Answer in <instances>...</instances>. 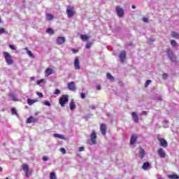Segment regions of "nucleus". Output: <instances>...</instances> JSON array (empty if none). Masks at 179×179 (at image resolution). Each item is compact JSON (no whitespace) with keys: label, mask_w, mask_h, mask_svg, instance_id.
<instances>
[{"label":"nucleus","mask_w":179,"mask_h":179,"mask_svg":"<svg viewBox=\"0 0 179 179\" xmlns=\"http://www.w3.org/2000/svg\"><path fill=\"white\" fill-rule=\"evenodd\" d=\"M3 57L5 58L6 62L8 65H13V59H12V56L8 52H3Z\"/></svg>","instance_id":"obj_1"},{"label":"nucleus","mask_w":179,"mask_h":179,"mask_svg":"<svg viewBox=\"0 0 179 179\" xmlns=\"http://www.w3.org/2000/svg\"><path fill=\"white\" fill-rule=\"evenodd\" d=\"M68 101H69L68 95H62L59 99V103L62 107H64Z\"/></svg>","instance_id":"obj_2"},{"label":"nucleus","mask_w":179,"mask_h":179,"mask_svg":"<svg viewBox=\"0 0 179 179\" xmlns=\"http://www.w3.org/2000/svg\"><path fill=\"white\" fill-rule=\"evenodd\" d=\"M91 142H90V145H96V139L97 138V135L96 134V131L92 130V134L90 135Z\"/></svg>","instance_id":"obj_3"},{"label":"nucleus","mask_w":179,"mask_h":179,"mask_svg":"<svg viewBox=\"0 0 179 179\" xmlns=\"http://www.w3.org/2000/svg\"><path fill=\"white\" fill-rule=\"evenodd\" d=\"M66 13L68 17H73V15H75V8L71 6H69L66 9Z\"/></svg>","instance_id":"obj_4"},{"label":"nucleus","mask_w":179,"mask_h":179,"mask_svg":"<svg viewBox=\"0 0 179 179\" xmlns=\"http://www.w3.org/2000/svg\"><path fill=\"white\" fill-rule=\"evenodd\" d=\"M22 167L25 173V176L30 177V176H31V172L29 170V166L26 164H23Z\"/></svg>","instance_id":"obj_5"},{"label":"nucleus","mask_w":179,"mask_h":179,"mask_svg":"<svg viewBox=\"0 0 179 179\" xmlns=\"http://www.w3.org/2000/svg\"><path fill=\"white\" fill-rule=\"evenodd\" d=\"M157 139L162 148H167L169 146V143H167V141L164 138H160V136H157Z\"/></svg>","instance_id":"obj_6"},{"label":"nucleus","mask_w":179,"mask_h":179,"mask_svg":"<svg viewBox=\"0 0 179 179\" xmlns=\"http://www.w3.org/2000/svg\"><path fill=\"white\" fill-rule=\"evenodd\" d=\"M116 13L119 17H122L124 16V9L121 8L120 6L116 7Z\"/></svg>","instance_id":"obj_7"},{"label":"nucleus","mask_w":179,"mask_h":179,"mask_svg":"<svg viewBox=\"0 0 179 179\" xmlns=\"http://www.w3.org/2000/svg\"><path fill=\"white\" fill-rule=\"evenodd\" d=\"M167 54L171 60H172L173 62H176V57L174 56V53H173V51H171V50L168 49Z\"/></svg>","instance_id":"obj_8"},{"label":"nucleus","mask_w":179,"mask_h":179,"mask_svg":"<svg viewBox=\"0 0 179 179\" xmlns=\"http://www.w3.org/2000/svg\"><path fill=\"white\" fill-rule=\"evenodd\" d=\"M157 153L162 159H164V157H166V152H164V150H163V148L158 149Z\"/></svg>","instance_id":"obj_9"},{"label":"nucleus","mask_w":179,"mask_h":179,"mask_svg":"<svg viewBox=\"0 0 179 179\" xmlns=\"http://www.w3.org/2000/svg\"><path fill=\"white\" fill-rule=\"evenodd\" d=\"M100 131H101L102 135H106V134L107 132V126H106V124H101Z\"/></svg>","instance_id":"obj_10"},{"label":"nucleus","mask_w":179,"mask_h":179,"mask_svg":"<svg viewBox=\"0 0 179 179\" xmlns=\"http://www.w3.org/2000/svg\"><path fill=\"white\" fill-rule=\"evenodd\" d=\"M74 67L75 69L79 71V69H80V64L79 62V59L78 57H76L74 60Z\"/></svg>","instance_id":"obj_11"},{"label":"nucleus","mask_w":179,"mask_h":179,"mask_svg":"<svg viewBox=\"0 0 179 179\" xmlns=\"http://www.w3.org/2000/svg\"><path fill=\"white\" fill-rule=\"evenodd\" d=\"M126 57H127V54L125 53V51H122V52H120V58L122 64H124V61H125Z\"/></svg>","instance_id":"obj_12"},{"label":"nucleus","mask_w":179,"mask_h":179,"mask_svg":"<svg viewBox=\"0 0 179 179\" xmlns=\"http://www.w3.org/2000/svg\"><path fill=\"white\" fill-rule=\"evenodd\" d=\"M138 139V135L133 134L130 139V145H134L135 142H136V140Z\"/></svg>","instance_id":"obj_13"},{"label":"nucleus","mask_w":179,"mask_h":179,"mask_svg":"<svg viewBox=\"0 0 179 179\" xmlns=\"http://www.w3.org/2000/svg\"><path fill=\"white\" fill-rule=\"evenodd\" d=\"M53 73L54 70L52 68H48L45 71V76H50V75H52Z\"/></svg>","instance_id":"obj_14"},{"label":"nucleus","mask_w":179,"mask_h":179,"mask_svg":"<svg viewBox=\"0 0 179 179\" xmlns=\"http://www.w3.org/2000/svg\"><path fill=\"white\" fill-rule=\"evenodd\" d=\"M68 89L69 90H72L73 92H75V90H76L75 83L73 81H72L68 84Z\"/></svg>","instance_id":"obj_15"},{"label":"nucleus","mask_w":179,"mask_h":179,"mask_svg":"<svg viewBox=\"0 0 179 179\" xmlns=\"http://www.w3.org/2000/svg\"><path fill=\"white\" fill-rule=\"evenodd\" d=\"M131 115L133 117L134 122H139V117L138 116V114H136V112H133L131 113Z\"/></svg>","instance_id":"obj_16"},{"label":"nucleus","mask_w":179,"mask_h":179,"mask_svg":"<svg viewBox=\"0 0 179 179\" xmlns=\"http://www.w3.org/2000/svg\"><path fill=\"white\" fill-rule=\"evenodd\" d=\"M57 44H59V45L64 44V43H65V37H61V36L58 37L57 40Z\"/></svg>","instance_id":"obj_17"},{"label":"nucleus","mask_w":179,"mask_h":179,"mask_svg":"<svg viewBox=\"0 0 179 179\" xmlns=\"http://www.w3.org/2000/svg\"><path fill=\"white\" fill-rule=\"evenodd\" d=\"M36 121L37 120H36V118H34L33 116H31L27 120V124H31V122H36Z\"/></svg>","instance_id":"obj_18"},{"label":"nucleus","mask_w":179,"mask_h":179,"mask_svg":"<svg viewBox=\"0 0 179 179\" xmlns=\"http://www.w3.org/2000/svg\"><path fill=\"white\" fill-rule=\"evenodd\" d=\"M148 169H150V164L149 162H145L143 165V169L148 170Z\"/></svg>","instance_id":"obj_19"},{"label":"nucleus","mask_w":179,"mask_h":179,"mask_svg":"<svg viewBox=\"0 0 179 179\" xmlns=\"http://www.w3.org/2000/svg\"><path fill=\"white\" fill-rule=\"evenodd\" d=\"M37 101H38L36 99H28L27 104H29V106H33V104H34V103H37Z\"/></svg>","instance_id":"obj_20"},{"label":"nucleus","mask_w":179,"mask_h":179,"mask_svg":"<svg viewBox=\"0 0 179 179\" xmlns=\"http://www.w3.org/2000/svg\"><path fill=\"white\" fill-rule=\"evenodd\" d=\"M80 38H81V40H83V41H87V40H89V38H90V36H89L87 35H81Z\"/></svg>","instance_id":"obj_21"},{"label":"nucleus","mask_w":179,"mask_h":179,"mask_svg":"<svg viewBox=\"0 0 179 179\" xmlns=\"http://www.w3.org/2000/svg\"><path fill=\"white\" fill-rule=\"evenodd\" d=\"M76 108V104H75V101H71L70 103V109L71 110H75Z\"/></svg>","instance_id":"obj_22"},{"label":"nucleus","mask_w":179,"mask_h":179,"mask_svg":"<svg viewBox=\"0 0 179 179\" xmlns=\"http://www.w3.org/2000/svg\"><path fill=\"white\" fill-rule=\"evenodd\" d=\"M53 136L55 138H59V139H65V137L62 134H54Z\"/></svg>","instance_id":"obj_23"},{"label":"nucleus","mask_w":179,"mask_h":179,"mask_svg":"<svg viewBox=\"0 0 179 179\" xmlns=\"http://www.w3.org/2000/svg\"><path fill=\"white\" fill-rule=\"evenodd\" d=\"M169 178L170 179H178L179 176L177 174H171L168 176Z\"/></svg>","instance_id":"obj_24"},{"label":"nucleus","mask_w":179,"mask_h":179,"mask_svg":"<svg viewBox=\"0 0 179 179\" xmlns=\"http://www.w3.org/2000/svg\"><path fill=\"white\" fill-rule=\"evenodd\" d=\"M139 156L141 159L145 157V150H143L142 148H140Z\"/></svg>","instance_id":"obj_25"},{"label":"nucleus","mask_w":179,"mask_h":179,"mask_svg":"<svg viewBox=\"0 0 179 179\" xmlns=\"http://www.w3.org/2000/svg\"><path fill=\"white\" fill-rule=\"evenodd\" d=\"M25 50L27 51L29 57H31V58H34V55H33V52H31V51L29 50L27 48H25Z\"/></svg>","instance_id":"obj_26"},{"label":"nucleus","mask_w":179,"mask_h":179,"mask_svg":"<svg viewBox=\"0 0 179 179\" xmlns=\"http://www.w3.org/2000/svg\"><path fill=\"white\" fill-rule=\"evenodd\" d=\"M46 18L48 20H52V19H54V15L50 14V13H48L46 14Z\"/></svg>","instance_id":"obj_27"},{"label":"nucleus","mask_w":179,"mask_h":179,"mask_svg":"<svg viewBox=\"0 0 179 179\" xmlns=\"http://www.w3.org/2000/svg\"><path fill=\"white\" fill-rule=\"evenodd\" d=\"M8 96L11 98V100H13V101H17L16 96H15L13 94H9Z\"/></svg>","instance_id":"obj_28"},{"label":"nucleus","mask_w":179,"mask_h":179,"mask_svg":"<svg viewBox=\"0 0 179 179\" xmlns=\"http://www.w3.org/2000/svg\"><path fill=\"white\" fill-rule=\"evenodd\" d=\"M171 36L174 38H179V34L177 32H172Z\"/></svg>","instance_id":"obj_29"},{"label":"nucleus","mask_w":179,"mask_h":179,"mask_svg":"<svg viewBox=\"0 0 179 179\" xmlns=\"http://www.w3.org/2000/svg\"><path fill=\"white\" fill-rule=\"evenodd\" d=\"M50 179H57V175H55V173H50Z\"/></svg>","instance_id":"obj_30"},{"label":"nucleus","mask_w":179,"mask_h":179,"mask_svg":"<svg viewBox=\"0 0 179 179\" xmlns=\"http://www.w3.org/2000/svg\"><path fill=\"white\" fill-rule=\"evenodd\" d=\"M46 32L48 34H54V30H52V29H51V28L48 29Z\"/></svg>","instance_id":"obj_31"},{"label":"nucleus","mask_w":179,"mask_h":179,"mask_svg":"<svg viewBox=\"0 0 179 179\" xmlns=\"http://www.w3.org/2000/svg\"><path fill=\"white\" fill-rule=\"evenodd\" d=\"M171 44L172 45V47H177V42L174 40L171 41Z\"/></svg>","instance_id":"obj_32"},{"label":"nucleus","mask_w":179,"mask_h":179,"mask_svg":"<svg viewBox=\"0 0 179 179\" xmlns=\"http://www.w3.org/2000/svg\"><path fill=\"white\" fill-rule=\"evenodd\" d=\"M11 113H12V114H13V115H17V110H16V109H15V108H13L11 109Z\"/></svg>","instance_id":"obj_33"},{"label":"nucleus","mask_w":179,"mask_h":179,"mask_svg":"<svg viewBox=\"0 0 179 179\" xmlns=\"http://www.w3.org/2000/svg\"><path fill=\"white\" fill-rule=\"evenodd\" d=\"M151 83H152V80H148L145 82V87H148V86H149V85H150Z\"/></svg>","instance_id":"obj_34"},{"label":"nucleus","mask_w":179,"mask_h":179,"mask_svg":"<svg viewBox=\"0 0 179 179\" xmlns=\"http://www.w3.org/2000/svg\"><path fill=\"white\" fill-rule=\"evenodd\" d=\"M107 78H108L110 80H114V77H113V76H111L110 73L107 74Z\"/></svg>","instance_id":"obj_35"},{"label":"nucleus","mask_w":179,"mask_h":179,"mask_svg":"<svg viewBox=\"0 0 179 179\" xmlns=\"http://www.w3.org/2000/svg\"><path fill=\"white\" fill-rule=\"evenodd\" d=\"M44 106H51V103H50V101H45L44 103H43Z\"/></svg>","instance_id":"obj_36"},{"label":"nucleus","mask_w":179,"mask_h":179,"mask_svg":"<svg viewBox=\"0 0 179 179\" xmlns=\"http://www.w3.org/2000/svg\"><path fill=\"white\" fill-rule=\"evenodd\" d=\"M60 152L62 155H65L66 153V150H65V148H60Z\"/></svg>","instance_id":"obj_37"},{"label":"nucleus","mask_w":179,"mask_h":179,"mask_svg":"<svg viewBox=\"0 0 179 179\" xmlns=\"http://www.w3.org/2000/svg\"><path fill=\"white\" fill-rule=\"evenodd\" d=\"M6 31H5V29L3 28H0V35L1 34H3L4 33H6Z\"/></svg>","instance_id":"obj_38"},{"label":"nucleus","mask_w":179,"mask_h":179,"mask_svg":"<svg viewBox=\"0 0 179 179\" xmlns=\"http://www.w3.org/2000/svg\"><path fill=\"white\" fill-rule=\"evenodd\" d=\"M91 47H92V43H87L86 44L85 48L89 49V48H90Z\"/></svg>","instance_id":"obj_39"},{"label":"nucleus","mask_w":179,"mask_h":179,"mask_svg":"<svg viewBox=\"0 0 179 179\" xmlns=\"http://www.w3.org/2000/svg\"><path fill=\"white\" fill-rule=\"evenodd\" d=\"M37 96H38V97H40L41 99L44 97V95H43V93L41 92H36Z\"/></svg>","instance_id":"obj_40"},{"label":"nucleus","mask_w":179,"mask_h":179,"mask_svg":"<svg viewBox=\"0 0 179 179\" xmlns=\"http://www.w3.org/2000/svg\"><path fill=\"white\" fill-rule=\"evenodd\" d=\"M59 93H61V91L58 89H56L55 90L54 94H59Z\"/></svg>","instance_id":"obj_41"},{"label":"nucleus","mask_w":179,"mask_h":179,"mask_svg":"<svg viewBox=\"0 0 179 179\" xmlns=\"http://www.w3.org/2000/svg\"><path fill=\"white\" fill-rule=\"evenodd\" d=\"M168 76H169V75L167 73H163V75H162L163 79H166Z\"/></svg>","instance_id":"obj_42"},{"label":"nucleus","mask_w":179,"mask_h":179,"mask_svg":"<svg viewBox=\"0 0 179 179\" xmlns=\"http://www.w3.org/2000/svg\"><path fill=\"white\" fill-rule=\"evenodd\" d=\"M44 82V79H41L37 81V85H41V83H43Z\"/></svg>","instance_id":"obj_43"},{"label":"nucleus","mask_w":179,"mask_h":179,"mask_svg":"<svg viewBox=\"0 0 179 179\" xmlns=\"http://www.w3.org/2000/svg\"><path fill=\"white\" fill-rule=\"evenodd\" d=\"M9 47H10V48L11 50H16V47H15V46L13 45H10Z\"/></svg>","instance_id":"obj_44"},{"label":"nucleus","mask_w":179,"mask_h":179,"mask_svg":"<svg viewBox=\"0 0 179 179\" xmlns=\"http://www.w3.org/2000/svg\"><path fill=\"white\" fill-rule=\"evenodd\" d=\"M85 150V147H80L79 152H83Z\"/></svg>","instance_id":"obj_45"},{"label":"nucleus","mask_w":179,"mask_h":179,"mask_svg":"<svg viewBox=\"0 0 179 179\" xmlns=\"http://www.w3.org/2000/svg\"><path fill=\"white\" fill-rule=\"evenodd\" d=\"M80 96L81 99H85V97H86V95L85 94V93L82 92Z\"/></svg>","instance_id":"obj_46"},{"label":"nucleus","mask_w":179,"mask_h":179,"mask_svg":"<svg viewBox=\"0 0 179 179\" xmlns=\"http://www.w3.org/2000/svg\"><path fill=\"white\" fill-rule=\"evenodd\" d=\"M96 89H97V90H101V86H100V85H97Z\"/></svg>","instance_id":"obj_47"},{"label":"nucleus","mask_w":179,"mask_h":179,"mask_svg":"<svg viewBox=\"0 0 179 179\" xmlns=\"http://www.w3.org/2000/svg\"><path fill=\"white\" fill-rule=\"evenodd\" d=\"M47 160H48V157H43V162H47Z\"/></svg>","instance_id":"obj_48"},{"label":"nucleus","mask_w":179,"mask_h":179,"mask_svg":"<svg viewBox=\"0 0 179 179\" xmlns=\"http://www.w3.org/2000/svg\"><path fill=\"white\" fill-rule=\"evenodd\" d=\"M72 51L74 54H76V52H78L79 50H76V49H72Z\"/></svg>","instance_id":"obj_49"},{"label":"nucleus","mask_w":179,"mask_h":179,"mask_svg":"<svg viewBox=\"0 0 179 179\" xmlns=\"http://www.w3.org/2000/svg\"><path fill=\"white\" fill-rule=\"evenodd\" d=\"M143 21L145 22V23L148 22V18L143 17Z\"/></svg>","instance_id":"obj_50"},{"label":"nucleus","mask_w":179,"mask_h":179,"mask_svg":"<svg viewBox=\"0 0 179 179\" xmlns=\"http://www.w3.org/2000/svg\"><path fill=\"white\" fill-rule=\"evenodd\" d=\"M141 114H143V115H146V111H142Z\"/></svg>","instance_id":"obj_51"},{"label":"nucleus","mask_w":179,"mask_h":179,"mask_svg":"<svg viewBox=\"0 0 179 179\" xmlns=\"http://www.w3.org/2000/svg\"><path fill=\"white\" fill-rule=\"evenodd\" d=\"M132 9H136V7L135 6H131Z\"/></svg>","instance_id":"obj_52"},{"label":"nucleus","mask_w":179,"mask_h":179,"mask_svg":"<svg viewBox=\"0 0 179 179\" xmlns=\"http://www.w3.org/2000/svg\"><path fill=\"white\" fill-rule=\"evenodd\" d=\"M35 78L34 77H31V80H34Z\"/></svg>","instance_id":"obj_53"},{"label":"nucleus","mask_w":179,"mask_h":179,"mask_svg":"<svg viewBox=\"0 0 179 179\" xmlns=\"http://www.w3.org/2000/svg\"><path fill=\"white\" fill-rule=\"evenodd\" d=\"M2 171V167L0 166V172Z\"/></svg>","instance_id":"obj_54"},{"label":"nucleus","mask_w":179,"mask_h":179,"mask_svg":"<svg viewBox=\"0 0 179 179\" xmlns=\"http://www.w3.org/2000/svg\"><path fill=\"white\" fill-rule=\"evenodd\" d=\"M131 179H135L134 178H132Z\"/></svg>","instance_id":"obj_55"},{"label":"nucleus","mask_w":179,"mask_h":179,"mask_svg":"<svg viewBox=\"0 0 179 179\" xmlns=\"http://www.w3.org/2000/svg\"><path fill=\"white\" fill-rule=\"evenodd\" d=\"M0 23H1V19H0Z\"/></svg>","instance_id":"obj_56"}]
</instances>
